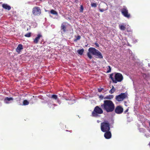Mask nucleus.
I'll list each match as a JSON object with an SVG mask.
<instances>
[{"instance_id": "nucleus-27", "label": "nucleus", "mask_w": 150, "mask_h": 150, "mask_svg": "<svg viewBox=\"0 0 150 150\" xmlns=\"http://www.w3.org/2000/svg\"><path fill=\"white\" fill-rule=\"evenodd\" d=\"M108 70L107 71V73H109L110 72L111 69V68L110 67V66H108Z\"/></svg>"}, {"instance_id": "nucleus-19", "label": "nucleus", "mask_w": 150, "mask_h": 150, "mask_svg": "<svg viewBox=\"0 0 150 150\" xmlns=\"http://www.w3.org/2000/svg\"><path fill=\"white\" fill-rule=\"evenodd\" d=\"M119 27L120 28L121 30H124L125 29V26L122 25H119Z\"/></svg>"}, {"instance_id": "nucleus-26", "label": "nucleus", "mask_w": 150, "mask_h": 150, "mask_svg": "<svg viewBox=\"0 0 150 150\" xmlns=\"http://www.w3.org/2000/svg\"><path fill=\"white\" fill-rule=\"evenodd\" d=\"M31 33H28L26 34L25 36L27 37H29L30 36Z\"/></svg>"}, {"instance_id": "nucleus-23", "label": "nucleus", "mask_w": 150, "mask_h": 150, "mask_svg": "<svg viewBox=\"0 0 150 150\" xmlns=\"http://www.w3.org/2000/svg\"><path fill=\"white\" fill-rule=\"evenodd\" d=\"M113 74H111L110 76V78L111 79L113 83H114V80H115V79L113 77Z\"/></svg>"}, {"instance_id": "nucleus-11", "label": "nucleus", "mask_w": 150, "mask_h": 150, "mask_svg": "<svg viewBox=\"0 0 150 150\" xmlns=\"http://www.w3.org/2000/svg\"><path fill=\"white\" fill-rule=\"evenodd\" d=\"M13 100V99L12 98L6 97L5 99L4 102L6 104H8L11 103V101H12Z\"/></svg>"}, {"instance_id": "nucleus-33", "label": "nucleus", "mask_w": 150, "mask_h": 150, "mask_svg": "<svg viewBox=\"0 0 150 150\" xmlns=\"http://www.w3.org/2000/svg\"><path fill=\"white\" fill-rule=\"evenodd\" d=\"M97 122H98V123H99V122H100V121H99V120H98V121H97Z\"/></svg>"}, {"instance_id": "nucleus-30", "label": "nucleus", "mask_w": 150, "mask_h": 150, "mask_svg": "<svg viewBox=\"0 0 150 150\" xmlns=\"http://www.w3.org/2000/svg\"><path fill=\"white\" fill-rule=\"evenodd\" d=\"M80 36H78V38H77V40H79L80 39Z\"/></svg>"}, {"instance_id": "nucleus-7", "label": "nucleus", "mask_w": 150, "mask_h": 150, "mask_svg": "<svg viewBox=\"0 0 150 150\" xmlns=\"http://www.w3.org/2000/svg\"><path fill=\"white\" fill-rule=\"evenodd\" d=\"M121 12L122 14L124 15V16L129 18L130 17V14L128 13V10L127 8L125 7H124L122 9Z\"/></svg>"}, {"instance_id": "nucleus-9", "label": "nucleus", "mask_w": 150, "mask_h": 150, "mask_svg": "<svg viewBox=\"0 0 150 150\" xmlns=\"http://www.w3.org/2000/svg\"><path fill=\"white\" fill-rule=\"evenodd\" d=\"M32 13L34 15H39L41 13V10L38 7H35L33 9Z\"/></svg>"}, {"instance_id": "nucleus-22", "label": "nucleus", "mask_w": 150, "mask_h": 150, "mask_svg": "<svg viewBox=\"0 0 150 150\" xmlns=\"http://www.w3.org/2000/svg\"><path fill=\"white\" fill-rule=\"evenodd\" d=\"M97 4L95 3H92L91 6L92 7H96L97 6Z\"/></svg>"}, {"instance_id": "nucleus-24", "label": "nucleus", "mask_w": 150, "mask_h": 150, "mask_svg": "<svg viewBox=\"0 0 150 150\" xmlns=\"http://www.w3.org/2000/svg\"><path fill=\"white\" fill-rule=\"evenodd\" d=\"M113 97L112 96H107L104 97V99H110L112 98Z\"/></svg>"}, {"instance_id": "nucleus-25", "label": "nucleus", "mask_w": 150, "mask_h": 150, "mask_svg": "<svg viewBox=\"0 0 150 150\" xmlns=\"http://www.w3.org/2000/svg\"><path fill=\"white\" fill-rule=\"evenodd\" d=\"M52 97L55 100L57 99V95H52Z\"/></svg>"}, {"instance_id": "nucleus-6", "label": "nucleus", "mask_w": 150, "mask_h": 150, "mask_svg": "<svg viewBox=\"0 0 150 150\" xmlns=\"http://www.w3.org/2000/svg\"><path fill=\"white\" fill-rule=\"evenodd\" d=\"M99 8L100 11L101 12H103L108 9L107 4L104 2H102L99 5Z\"/></svg>"}, {"instance_id": "nucleus-17", "label": "nucleus", "mask_w": 150, "mask_h": 150, "mask_svg": "<svg viewBox=\"0 0 150 150\" xmlns=\"http://www.w3.org/2000/svg\"><path fill=\"white\" fill-rule=\"evenodd\" d=\"M84 52V50L83 49L79 50H77V52L78 54L80 55H82Z\"/></svg>"}, {"instance_id": "nucleus-13", "label": "nucleus", "mask_w": 150, "mask_h": 150, "mask_svg": "<svg viewBox=\"0 0 150 150\" xmlns=\"http://www.w3.org/2000/svg\"><path fill=\"white\" fill-rule=\"evenodd\" d=\"M42 37V35L40 34L38 35L37 36L35 39L34 40V42L36 44L38 43L40 38Z\"/></svg>"}, {"instance_id": "nucleus-18", "label": "nucleus", "mask_w": 150, "mask_h": 150, "mask_svg": "<svg viewBox=\"0 0 150 150\" xmlns=\"http://www.w3.org/2000/svg\"><path fill=\"white\" fill-rule=\"evenodd\" d=\"M50 12L51 14H53V15H57V12L53 9L52 10L50 11Z\"/></svg>"}, {"instance_id": "nucleus-21", "label": "nucleus", "mask_w": 150, "mask_h": 150, "mask_svg": "<svg viewBox=\"0 0 150 150\" xmlns=\"http://www.w3.org/2000/svg\"><path fill=\"white\" fill-rule=\"evenodd\" d=\"M115 91V88H114V86H112V88L110 90L109 92L110 93H112Z\"/></svg>"}, {"instance_id": "nucleus-10", "label": "nucleus", "mask_w": 150, "mask_h": 150, "mask_svg": "<svg viewBox=\"0 0 150 150\" xmlns=\"http://www.w3.org/2000/svg\"><path fill=\"white\" fill-rule=\"evenodd\" d=\"M123 108L121 106H118L116 108L115 112L117 114H120L123 112Z\"/></svg>"}, {"instance_id": "nucleus-4", "label": "nucleus", "mask_w": 150, "mask_h": 150, "mask_svg": "<svg viewBox=\"0 0 150 150\" xmlns=\"http://www.w3.org/2000/svg\"><path fill=\"white\" fill-rule=\"evenodd\" d=\"M103 112L102 109L98 106H96L92 114L93 116L95 117L98 116L99 114H102Z\"/></svg>"}, {"instance_id": "nucleus-15", "label": "nucleus", "mask_w": 150, "mask_h": 150, "mask_svg": "<svg viewBox=\"0 0 150 150\" xmlns=\"http://www.w3.org/2000/svg\"><path fill=\"white\" fill-rule=\"evenodd\" d=\"M2 6L4 8L8 10H9L11 9L10 6L8 5L7 4H3L2 5Z\"/></svg>"}, {"instance_id": "nucleus-28", "label": "nucleus", "mask_w": 150, "mask_h": 150, "mask_svg": "<svg viewBox=\"0 0 150 150\" xmlns=\"http://www.w3.org/2000/svg\"><path fill=\"white\" fill-rule=\"evenodd\" d=\"M83 7L81 5V7H80V11L81 12H82L83 11Z\"/></svg>"}, {"instance_id": "nucleus-2", "label": "nucleus", "mask_w": 150, "mask_h": 150, "mask_svg": "<svg viewBox=\"0 0 150 150\" xmlns=\"http://www.w3.org/2000/svg\"><path fill=\"white\" fill-rule=\"evenodd\" d=\"M91 54L96 56L99 58L101 59L103 57L101 53L98 50L93 47L89 48L87 53L88 57L90 59H92V57Z\"/></svg>"}, {"instance_id": "nucleus-16", "label": "nucleus", "mask_w": 150, "mask_h": 150, "mask_svg": "<svg viewBox=\"0 0 150 150\" xmlns=\"http://www.w3.org/2000/svg\"><path fill=\"white\" fill-rule=\"evenodd\" d=\"M66 23H63L62 24L61 28L62 30H63L64 31H65L66 29Z\"/></svg>"}, {"instance_id": "nucleus-8", "label": "nucleus", "mask_w": 150, "mask_h": 150, "mask_svg": "<svg viewBox=\"0 0 150 150\" xmlns=\"http://www.w3.org/2000/svg\"><path fill=\"white\" fill-rule=\"evenodd\" d=\"M127 94L125 93H122L116 96V99L118 101H121L125 98Z\"/></svg>"}, {"instance_id": "nucleus-1", "label": "nucleus", "mask_w": 150, "mask_h": 150, "mask_svg": "<svg viewBox=\"0 0 150 150\" xmlns=\"http://www.w3.org/2000/svg\"><path fill=\"white\" fill-rule=\"evenodd\" d=\"M101 107L107 112H112L115 109L114 103L110 100H105L104 103L101 104Z\"/></svg>"}, {"instance_id": "nucleus-12", "label": "nucleus", "mask_w": 150, "mask_h": 150, "mask_svg": "<svg viewBox=\"0 0 150 150\" xmlns=\"http://www.w3.org/2000/svg\"><path fill=\"white\" fill-rule=\"evenodd\" d=\"M104 134V137L106 139H109L111 137V134L110 132H106Z\"/></svg>"}, {"instance_id": "nucleus-32", "label": "nucleus", "mask_w": 150, "mask_h": 150, "mask_svg": "<svg viewBox=\"0 0 150 150\" xmlns=\"http://www.w3.org/2000/svg\"><path fill=\"white\" fill-rule=\"evenodd\" d=\"M128 109H127V110H126L125 111V112H127V111H128Z\"/></svg>"}, {"instance_id": "nucleus-34", "label": "nucleus", "mask_w": 150, "mask_h": 150, "mask_svg": "<svg viewBox=\"0 0 150 150\" xmlns=\"http://www.w3.org/2000/svg\"><path fill=\"white\" fill-rule=\"evenodd\" d=\"M46 11H47V10H46ZM48 11L49 12V11Z\"/></svg>"}, {"instance_id": "nucleus-29", "label": "nucleus", "mask_w": 150, "mask_h": 150, "mask_svg": "<svg viewBox=\"0 0 150 150\" xmlns=\"http://www.w3.org/2000/svg\"><path fill=\"white\" fill-rule=\"evenodd\" d=\"M98 90L99 92H100L102 90V89L99 88L98 89Z\"/></svg>"}, {"instance_id": "nucleus-3", "label": "nucleus", "mask_w": 150, "mask_h": 150, "mask_svg": "<svg viewBox=\"0 0 150 150\" xmlns=\"http://www.w3.org/2000/svg\"><path fill=\"white\" fill-rule=\"evenodd\" d=\"M110 125L108 122H104L101 123V129L104 132L108 131L110 130Z\"/></svg>"}, {"instance_id": "nucleus-35", "label": "nucleus", "mask_w": 150, "mask_h": 150, "mask_svg": "<svg viewBox=\"0 0 150 150\" xmlns=\"http://www.w3.org/2000/svg\"><path fill=\"white\" fill-rule=\"evenodd\" d=\"M149 131H150V130H149Z\"/></svg>"}, {"instance_id": "nucleus-20", "label": "nucleus", "mask_w": 150, "mask_h": 150, "mask_svg": "<svg viewBox=\"0 0 150 150\" xmlns=\"http://www.w3.org/2000/svg\"><path fill=\"white\" fill-rule=\"evenodd\" d=\"M29 103V102L27 100H25L23 101V105H27Z\"/></svg>"}, {"instance_id": "nucleus-31", "label": "nucleus", "mask_w": 150, "mask_h": 150, "mask_svg": "<svg viewBox=\"0 0 150 150\" xmlns=\"http://www.w3.org/2000/svg\"><path fill=\"white\" fill-rule=\"evenodd\" d=\"M99 97L100 98H101L102 99L103 98V97L102 96H100Z\"/></svg>"}, {"instance_id": "nucleus-5", "label": "nucleus", "mask_w": 150, "mask_h": 150, "mask_svg": "<svg viewBox=\"0 0 150 150\" xmlns=\"http://www.w3.org/2000/svg\"><path fill=\"white\" fill-rule=\"evenodd\" d=\"M123 79V76L122 74L120 73H116L115 76L114 83H116L117 82H120Z\"/></svg>"}, {"instance_id": "nucleus-14", "label": "nucleus", "mask_w": 150, "mask_h": 150, "mask_svg": "<svg viewBox=\"0 0 150 150\" xmlns=\"http://www.w3.org/2000/svg\"><path fill=\"white\" fill-rule=\"evenodd\" d=\"M23 48L22 45L21 44H19L16 49V51L18 52H19Z\"/></svg>"}]
</instances>
